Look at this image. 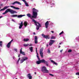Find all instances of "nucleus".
<instances>
[{
    "mask_svg": "<svg viewBox=\"0 0 79 79\" xmlns=\"http://www.w3.org/2000/svg\"><path fill=\"white\" fill-rule=\"evenodd\" d=\"M41 63H44L47 66H48V63L47 61H46V60L44 59L38 60V61L36 62V63L37 64H40Z\"/></svg>",
    "mask_w": 79,
    "mask_h": 79,
    "instance_id": "obj_1",
    "label": "nucleus"
},
{
    "mask_svg": "<svg viewBox=\"0 0 79 79\" xmlns=\"http://www.w3.org/2000/svg\"><path fill=\"white\" fill-rule=\"evenodd\" d=\"M39 10L35 9V8H33L32 9L33 15L31 16L32 18H36L37 16V12Z\"/></svg>",
    "mask_w": 79,
    "mask_h": 79,
    "instance_id": "obj_2",
    "label": "nucleus"
},
{
    "mask_svg": "<svg viewBox=\"0 0 79 79\" xmlns=\"http://www.w3.org/2000/svg\"><path fill=\"white\" fill-rule=\"evenodd\" d=\"M31 19H32V22L34 23L35 25L36 26L37 30H39V28L41 27V25H40V24L39 22L36 21L35 20L32 18H31Z\"/></svg>",
    "mask_w": 79,
    "mask_h": 79,
    "instance_id": "obj_3",
    "label": "nucleus"
},
{
    "mask_svg": "<svg viewBox=\"0 0 79 79\" xmlns=\"http://www.w3.org/2000/svg\"><path fill=\"white\" fill-rule=\"evenodd\" d=\"M8 12H10L11 13V14H14V13H18V12L16 11H14L13 10H11L10 9H7L5 12L2 14V15H5L7 13H8Z\"/></svg>",
    "mask_w": 79,
    "mask_h": 79,
    "instance_id": "obj_4",
    "label": "nucleus"
},
{
    "mask_svg": "<svg viewBox=\"0 0 79 79\" xmlns=\"http://www.w3.org/2000/svg\"><path fill=\"white\" fill-rule=\"evenodd\" d=\"M42 71L44 73H48V71L47 69V68L45 66L42 67Z\"/></svg>",
    "mask_w": 79,
    "mask_h": 79,
    "instance_id": "obj_5",
    "label": "nucleus"
},
{
    "mask_svg": "<svg viewBox=\"0 0 79 79\" xmlns=\"http://www.w3.org/2000/svg\"><path fill=\"white\" fill-rule=\"evenodd\" d=\"M23 59L20 60V63H23V62L24 61H26V60H28V58L27 57H23Z\"/></svg>",
    "mask_w": 79,
    "mask_h": 79,
    "instance_id": "obj_6",
    "label": "nucleus"
},
{
    "mask_svg": "<svg viewBox=\"0 0 79 79\" xmlns=\"http://www.w3.org/2000/svg\"><path fill=\"white\" fill-rule=\"evenodd\" d=\"M42 35L44 38H45L46 39H50L49 35H45L44 34H42Z\"/></svg>",
    "mask_w": 79,
    "mask_h": 79,
    "instance_id": "obj_7",
    "label": "nucleus"
},
{
    "mask_svg": "<svg viewBox=\"0 0 79 79\" xmlns=\"http://www.w3.org/2000/svg\"><path fill=\"white\" fill-rule=\"evenodd\" d=\"M40 53L41 58H43L44 57V55H43V49H41L40 50Z\"/></svg>",
    "mask_w": 79,
    "mask_h": 79,
    "instance_id": "obj_8",
    "label": "nucleus"
},
{
    "mask_svg": "<svg viewBox=\"0 0 79 79\" xmlns=\"http://www.w3.org/2000/svg\"><path fill=\"white\" fill-rule=\"evenodd\" d=\"M55 42V40H50V42L49 44V45H50V46H51V45H52L53 44V43H54Z\"/></svg>",
    "mask_w": 79,
    "mask_h": 79,
    "instance_id": "obj_9",
    "label": "nucleus"
},
{
    "mask_svg": "<svg viewBox=\"0 0 79 79\" xmlns=\"http://www.w3.org/2000/svg\"><path fill=\"white\" fill-rule=\"evenodd\" d=\"M38 39L37 36H35V44H37L38 43V41H37Z\"/></svg>",
    "mask_w": 79,
    "mask_h": 79,
    "instance_id": "obj_10",
    "label": "nucleus"
},
{
    "mask_svg": "<svg viewBox=\"0 0 79 79\" xmlns=\"http://www.w3.org/2000/svg\"><path fill=\"white\" fill-rule=\"evenodd\" d=\"M15 3H17V4H18V5H21V4L20 3V2L18 1H15L13 3H11V4L12 5H14V4H15Z\"/></svg>",
    "mask_w": 79,
    "mask_h": 79,
    "instance_id": "obj_11",
    "label": "nucleus"
},
{
    "mask_svg": "<svg viewBox=\"0 0 79 79\" xmlns=\"http://www.w3.org/2000/svg\"><path fill=\"white\" fill-rule=\"evenodd\" d=\"M49 24V23L48 21H47L45 23V26L46 27V29H47V28H48Z\"/></svg>",
    "mask_w": 79,
    "mask_h": 79,
    "instance_id": "obj_12",
    "label": "nucleus"
},
{
    "mask_svg": "<svg viewBox=\"0 0 79 79\" xmlns=\"http://www.w3.org/2000/svg\"><path fill=\"white\" fill-rule=\"evenodd\" d=\"M27 76L28 78H29V79H32V77L30 73H29L27 75Z\"/></svg>",
    "mask_w": 79,
    "mask_h": 79,
    "instance_id": "obj_13",
    "label": "nucleus"
},
{
    "mask_svg": "<svg viewBox=\"0 0 79 79\" xmlns=\"http://www.w3.org/2000/svg\"><path fill=\"white\" fill-rule=\"evenodd\" d=\"M23 49V48H21L20 49V53L21 54H22V55H25V53L24 52H23L22 51V49Z\"/></svg>",
    "mask_w": 79,
    "mask_h": 79,
    "instance_id": "obj_14",
    "label": "nucleus"
},
{
    "mask_svg": "<svg viewBox=\"0 0 79 79\" xmlns=\"http://www.w3.org/2000/svg\"><path fill=\"white\" fill-rule=\"evenodd\" d=\"M23 26V22H21L20 25V26H19V29H21Z\"/></svg>",
    "mask_w": 79,
    "mask_h": 79,
    "instance_id": "obj_15",
    "label": "nucleus"
},
{
    "mask_svg": "<svg viewBox=\"0 0 79 79\" xmlns=\"http://www.w3.org/2000/svg\"><path fill=\"white\" fill-rule=\"evenodd\" d=\"M10 6L11 8H14V9H15V10H19L20 9L19 8L13 6Z\"/></svg>",
    "mask_w": 79,
    "mask_h": 79,
    "instance_id": "obj_16",
    "label": "nucleus"
},
{
    "mask_svg": "<svg viewBox=\"0 0 79 79\" xmlns=\"http://www.w3.org/2000/svg\"><path fill=\"white\" fill-rule=\"evenodd\" d=\"M11 46V43H9L7 44L6 47L8 48H9L10 47V46Z\"/></svg>",
    "mask_w": 79,
    "mask_h": 79,
    "instance_id": "obj_17",
    "label": "nucleus"
},
{
    "mask_svg": "<svg viewBox=\"0 0 79 79\" xmlns=\"http://www.w3.org/2000/svg\"><path fill=\"white\" fill-rule=\"evenodd\" d=\"M51 61L52 63H53V64H55L56 65H58V64H57V63L55 62V61H54L52 60H51Z\"/></svg>",
    "mask_w": 79,
    "mask_h": 79,
    "instance_id": "obj_18",
    "label": "nucleus"
},
{
    "mask_svg": "<svg viewBox=\"0 0 79 79\" xmlns=\"http://www.w3.org/2000/svg\"><path fill=\"white\" fill-rule=\"evenodd\" d=\"M29 49L30 50L31 52H33V47H30L29 48Z\"/></svg>",
    "mask_w": 79,
    "mask_h": 79,
    "instance_id": "obj_19",
    "label": "nucleus"
},
{
    "mask_svg": "<svg viewBox=\"0 0 79 79\" xmlns=\"http://www.w3.org/2000/svg\"><path fill=\"white\" fill-rule=\"evenodd\" d=\"M23 25H24L25 27H26V26H27V22L26 21L24 22V23H23Z\"/></svg>",
    "mask_w": 79,
    "mask_h": 79,
    "instance_id": "obj_20",
    "label": "nucleus"
},
{
    "mask_svg": "<svg viewBox=\"0 0 79 79\" xmlns=\"http://www.w3.org/2000/svg\"><path fill=\"white\" fill-rule=\"evenodd\" d=\"M25 16V15H17V16L18 18H22L23 16Z\"/></svg>",
    "mask_w": 79,
    "mask_h": 79,
    "instance_id": "obj_21",
    "label": "nucleus"
},
{
    "mask_svg": "<svg viewBox=\"0 0 79 79\" xmlns=\"http://www.w3.org/2000/svg\"><path fill=\"white\" fill-rule=\"evenodd\" d=\"M29 40V39H23V41L24 42H27Z\"/></svg>",
    "mask_w": 79,
    "mask_h": 79,
    "instance_id": "obj_22",
    "label": "nucleus"
},
{
    "mask_svg": "<svg viewBox=\"0 0 79 79\" xmlns=\"http://www.w3.org/2000/svg\"><path fill=\"white\" fill-rule=\"evenodd\" d=\"M9 7H10V6H5L3 8L4 10H6V9H7V8H9Z\"/></svg>",
    "mask_w": 79,
    "mask_h": 79,
    "instance_id": "obj_23",
    "label": "nucleus"
},
{
    "mask_svg": "<svg viewBox=\"0 0 79 79\" xmlns=\"http://www.w3.org/2000/svg\"><path fill=\"white\" fill-rule=\"evenodd\" d=\"M27 16L29 18H31V15L30 14H28L27 15Z\"/></svg>",
    "mask_w": 79,
    "mask_h": 79,
    "instance_id": "obj_24",
    "label": "nucleus"
},
{
    "mask_svg": "<svg viewBox=\"0 0 79 79\" xmlns=\"http://www.w3.org/2000/svg\"><path fill=\"white\" fill-rule=\"evenodd\" d=\"M11 17H12V18H15V17H17L18 16V15H11Z\"/></svg>",
    "mask_w": 79,
    "mask_h": 79,
    "instance_id": "obj_25",
    "label": "nucleus"
},
{
    "mask_svg": "<svg viewBox=\"0 0 79 79\" xmlns=\"http://www.w3.org/2000/svg\"><path fill=\"white\" fill-rule=\"evenodd\" d=\"M2 45H3V42L2 41H0V46L1 47H2Z\"/></svg>",
    "mask_w": 79,
    "mask_h": 79,
    "instance_id": "obj_26",
    "label": "nucleus"
},
{
    "mask_svg": "<svg viewBox=\"0 0 79 79\" xmlns=\"http://www.w3.org/2000/svg\"><path fill=\"white\" fill-rule=\"evenodd\" d=\"M55 39V37L54 36H52L51 38V39Z\"/></svg>",
    "mask_w": 79,
    "mask_h": 79,
    "instance_id": "obj_27",
    "label": "nucleus"
},
{
    "mask_svg": "<svg viewBox=\"0 0 79 79\" xmlns=\"http://www.w3.org/2000/svg\"><path fill=\"white\" fill-rule=\"evenodd\" d=\"M29 45V44H23V46L24 47H27Z\"/></svg>",
    "mask_w": 79,
    "mask_h": 79,
    "instance_id": "obj_28",
    "label": "nucleus"
},
{
    "mask_svg": "<svg viewBox=\"0 0 79 79\" xmlns=\"http://www.w3.org/2000/svg\"><path fill=\"white\" fill-rule=\"evenodd\" d=\"M25 3L27 6H29V5H28V3H27V2H26Z\"/></svg>",
    "mask_w": 79,
    "mask_h": 79,
    "instance_id": "obj_29",
    "label": "nucleus"
},
{
    "mask_svg": "<svg viewBox=\"0 0 79 79\" xmlns=\"http://www.w3.org/2000/svg\"><path fill=\"white\" fill-rule=\"evenodd\" d=\"M71 52H72V50H71V49H69L68 51V52L69 53H71Z\"/></svg>",
    "mask_w": 79,
    "mask_h": 79,
    "instance_id": "obj_30",
    "label": "nucleus"
},
{
    "mask_svg": "<svg viewBox=\"0 0 79 79\" xmlns=\"http://www.w3.org/2000/svg\"><path fill=\"white\" fill-rule=\"evenodd\" d=\"M36 56L38 58V60H40V58H39V56L38 55H37Z\"/></svg>",
    "mask_w": 79,
    "mask_h": 79,
    "instance_id": "obj_31",
    "label": "nucleus"
},
{
    "mask_svg": "<svg viewBox=\"0 0 79 79\" xmlns=\"http://www.w3.org/2000/svg\"><path fill=\"white\" fill-rule=\"evenodd\" d=\"M63 31H62V32H60V34H59V35H61V34H63Z\"/></svg>",
    "mask_w": 79,
    "mask_h": 79,
    "instance_id": "obj_32",
    "label": "nucleus"
},
{
    "mask_svg": "<svg viewBox=\"0 0 79 79\" xmlns=\"http://www.w3.org/2000/svg\"><path fill=\"white\" fill-rule=\"evenodd\" d=\"M48 53H50V50L48 49Z\"/></svg>",
    "mask_w": 79,
    "mask_h": 79,
    "instance_id": "obj_33",
    "label": "nucleus"
},
{
    "mask_svg": "<svg viewBox=\"0 0 79 79\" xmlns=\"http://www.w3.org/2000/svg\"><path fill=\"white\" fill-rule=\"evenodd\" d=\"M4 9L3 8V9H1V10H0V11H4Z\"/></svg>",
    "mask_w": 79,
    "mask_h": 79,
    "instance_id": "obj_34",
    "label": "nucleus"
},
{
    "mask_svg": "<svg viewBox=\"0 0 79 79\" xmlns=\"http://www.w3.org/2000/svg\"><path fill=\"white\" fill-rule=\"evenodd\" d=\"M76 74V75H77V76H79V73H77Z\"/></svg>",
    "mask_w": 79,
    "mask_h": 79,
    "instance_id": "obj_35",
    "label": "nucleus"
},
{
    "mask_svg": "<svg viewBox=\"0 0 79 79\" xmlns=\"http://www.w3.org/2000/svg\"><path fill=\"white\" fill-rule=\"evenodd\" d=\"M49 75H50V76H52V77H53V75L52 74H49Z\"/></svg>",
    "mask_w": 79,
    "mask_h": 79,
    "instance_id": "obj_36",
    "label": "nucleus"
},
{
    "mask_svg": "<svg viewBox=\"0 0 79 79\" xmlns=\"http://www.w3.org/2000/svg\"><path fill=\"white\" fill-rule=\"evenodd\" d=\"M22 1H23V2H24L26 3V1L25 0H21Z\"/></svg>",
    "mask_w": 79,
    "mask_h": 79,
    "instance_id": "obj_37",
    "label": "nucleus"
},
{
    "mask_svg": "<svg viewBox=\"0 0 79 79\" xmlns=\"http://www.w3.org/2000/svg\"><path fill=\"white\" fill-rule=\"evenodd\" d=\"M13 40H11V41H10L9 43L11 44L12 42H13Z\"/></svg>",
    "mask_w": 79,
    "mask_h": 79,
    "instance_id": "obj_38",
    "label": "nucleus"
},
{
    "mask_svg": "<svg viewBox=\"0 0 79 79\" xmlns=\"http://www.w3.org/2000/svg\"><path fill=\"white\" fill-rule=\"evenodd\" d=\"M31 46H32V44H30L29 45V47H31Z\"/></svg>",
    "mask_w": 79,
    "mask_h": 79,
    "instance_id": "obj_39",
    "label": "nucleus"
},
{
    "mask_svg": "<svg viewBox=\"0 0 79 79\" xmlns=\"http://www.w3.org/2000/svg\"><path fill=\"white\" fill-rule=\"evenodd\" d=\"M20 58H19L18 60V62H19V60H20Z\"/></svg>",
    "mask_w": 79,
    "mask_h": 79,
    "instance_id": "obj_40",
    "label": "nucleus"
},
{
    "mask_svg": "<svg viewBox=\"0 0 79 79\" xmlns=\"http://www.w3.org/2000/svg\"><path fill=\"white\" fill-rule=\"evenodd\" d=\"M60 52H63V49L60 50Z\"/></svg>",
    "mask_w": 79,
    "mask_h": 79,
    "instance_id": "obj_41",
    "label": "nucleus"
},
{
    "mask_svg": "<svg viewBox=\"0 0 79 79\" xmlns=\"http://www.w3.org/2000/svg\"><path fill=\"white\" fill-rule=\"evenodd\" d=\"M15 51H16V52H17V49H15Z\"/></svg>",
    "mask_w": 79,
    "mask_h": 79,
    "instance_id": "obj_42",
    "label": "nucleus"
},
{
    "mask_svg": "<svg viewBox=\"0 0 79 79\" xmlns=\"http://www.w3.org/2000/svg\"><path fill=\"white\" fill-rule=\"evenodd\" d=\"M51 32H52V33H54V31H51Z\"/></svg>",
    "mask_w": 79,
    "mask_h": 79,
    "instance_id": "obj_43",
    "label": "nucleus"
},
{
    "mask_svg": "<svg viewBox=\"0 0 79 79\" xmlns=\"http://www.w3.org/2000/svg\"><path fill=\"white\" fill-rule=\"evenodd\" d=\"M46 46L47 47H48V44H47Z\"/></svg>",
    "mask_w": 79,
    "mask_h": 79,
    "instance_id": "obj_44",
    "label": "nucleus"
},
{
    "mask_svg": "<svg viewBox=\"0 0 79 79\" xmlns=\"http://www.w3.org/2000/svg\"><path fill=\"white\" fill-rule=\"evenodd\" d=\"M33 34H34V35H35V33L34 32Z\"/></svg>",
    "mask_w": 79,
    "mask_h": 79,
    "instance_id": "obj_45",
    "label": "nucleus"
},
{
    "mask_svg": "<svg viewBox=\"0 0 79 79\" xmlns=\"http://www.w3.org/2000/svg\"><path fill=\"white\" fill-rule=\"evenodd\" d=\"M3 18V16H0V18Z\"/></svg>",
    "mask_w": 79,
    "mask_h": 79,
    "instance_id": "obj_46",
    "label": "nucleus"
},
{
    "mask_svg": "<svg viewBox=\"0 0 79 79\" xmlns=\"http://www.w3.org/2000/svg\"><path fill=\"white\" fill-rule=\"evenodd\" d=\"M35 74H37V73H36V72H35Z\"/></svg>",
    "mask_w": 79,
    "mask_h": 79,
    "instance_id": "obj_47",
    "label": "nucleus"
},
{
    "mask_svg": "<svg viewBox=\"0 0 79 79\" xmlns=\"http://www.w3.org/2000/svg\"><path fill=\"white\" fill-rule=\"evenodd\" d=\"M60 47H61V46H58V48H60Z\"/></svg>",
    "mask_w": 79,
    "mask_h": 79,
    "instance_id": "obj_48",
    "label": "nucleus"
},
{
    "mask_svg": "<svg viewBox=\"0 0 79 79\" xmlns=\"http://www.w3.org/2000/svg\"><path fill=\"white\" fill-rule=\"evenodd\" d=\"M35 49L36 50H37V48H36Z\"/></svg>",
    "mask_w": 79,
    "mask_h": 79,
    "instance_id": "obj_49",
    "label": "nucleus"
},
{
    "mask_svg": "<svg viewBox=\"0 0 79 79\" xmlns=\"http://www.w3.org/2000/svg\"><path fill=\"white\" fill-rule=\"evenodd\" d=\"M36 52L37 53V50H36Z\"/></svg>",
    "mask_w": 79,
    "mask_h": 79,
    "instance_id": "obj_50",
    "label": "nucleus"
},
{
    "mask_svg": "<svg viewBox=\"0 0 79 79\" xmlns=\"http://www.w3.org/2000/svg\"><path fill=\"white\" fill-rule=\"evenodd\" d=\"M37 53V55H39V54H38V53Z\"/></svg>",
    "mask_w": 79,
    "mask_h": 79,
    "instance_id": "obj_51",
    "label": "nucleus"
},
{
    "mask_svg": "<svg viewBox=\"0 0 79 79\" xmlns=\"http://www.w3.org/2000/svg\"><path fill=\"white\" fill-rule=\"evenodd\" d=\"M12 21H15V20H13V19H12Z\"/></svg>",
    "mask_w": 79,
    "mask_h": 79,
    "instance_id": "obj_52",
    "label": "nucleus"
},
{
    "mask_svg": "<svg viewBox=\"0 0 79 79\" xmlns=\"http://www.w3.org/2000/svg\"><path fill=\"white\" fill-rule=\"evenodd\" d=\"M19 55H20V54H19ZM19 55L18 56V57H19V56H20Z\"/></svg>",
    "mask_w": 79,
    "mask_h": 79,
    "instance_id": "obj_53",
    "label": "nucleus"
},
{
    "mask_svg": "<svg viewBox=\"0 0 79 79\" xmlns=\"http://www.w3.org/2000/svg\"><path fill=\"white\" fill-rule=\"evenodd\" d=\"M61 43H60L59 44H60V45H61Z\"/></svg>",
    "mask_w": 79,
    "mask_h": 79,
    "instance_id": "obj_54",
    "label": "nucleus"
},
{
    "mask_svg": "<svg viewBox=\"0 0 79 79\" xmlns=\"http://www.w3.org/2000/svg\"><path fill=\"white\" fill-rule=\"evenodd\" d=\"M13 59H15V58L14 57H13Z\"/></svg>",
    "mask_w": 79,
    "mask_h": 79,
    "instance_id": "obj_55",
    "label": "nucleus"
},
{
    "mask_svg": "<svg viewBox=\"0 0 79 79\" xmlns=\"http://www.w3.org/2000/svg\"><path fill=\"white\" fill-rule=\"evenodd\" d=\"M15 79H18V78H15Z\"/></svg>",
    "mask_w": 79,
    "mask_h": 79,
    "instance_id": "obj_56",
    "label": "nucleus"
},
{
    "mask_svg": "<svg viewBox=\"0 0 79 79\" xmlns=\"http://www.w3.org/2000/svg\"><path fill=\"white\" fill-rule=\"evenodd\" d=\"M31 0V1H32V0Z\"/></svg>",
    "mask_w": 79,
    "mask_h": 79,
    "instance_id": "obj_57",
    "label": "nucleus"
},
{
    "mask_svg": "<svg viewBox=\"0 0 79 79\" xmlns=\"http://www.w3.org/2000/svg\"><path fill=\"white\" fill-rule=\"evenodd\" d=\"M1 8H0V9Z\"/></svg>",
    "mask_w": 79,
    "mask_h": 79,
    "instance_id": "obj_58",
    "label": "nucleus"
}]
</instances>
